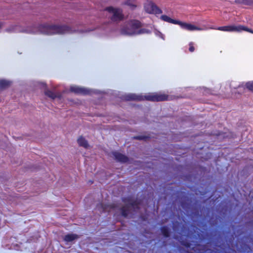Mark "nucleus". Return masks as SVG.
<instances>
[{"label":"nucleus","mask_w":253,"mask_h":253,"mask_svg":"<svg viewBox=\"0 0 253 253\" xmlns=\"http://www.w3.org/2000/svg\"><path fill=\"white\" fill-rule=\"evenodd\" d=\"M142 23L137 20H131L126 22L121 29V33L126 35H135L149 34L150 31L142 28Z\"/></svg>","instance_id":"1"},{"label":"nucleus","mask_w":253,"mask_h":253,"mask_svg":"<svg viewBox=\"0 0 253 253\" xmlns=\"http://www.w3.org/2000/svg\"><path fill=\"white\" fill-rule=\"evenodd\" d=\"M125 99L129 100H148L151 101H163L171 99L169 95L162 93H152L144 96L129 94L126 96Z\"/></svg>","instance_id":"2"},{"label":"nucleus","mask_w":253,"mask_h":253,"mask_svg":"<svg viewBox=\"0 0 253 253\" xmlns=\"http://www.w3.org/2000/svg\"><path fill=\"white\" fill-rule=\"evenodd\" d=\"M41 31L46 35L64 34L70 31V28L67 26L44 25L42 26Z\"/></svg>","instance_id":"3"},{"label":"nucleus","mask_w":253,"mask_h":253,"mask_svg":"<svg viewBox=\"0 0 253 253\" xmlns=\"http://www.w3.org/2000/svg\"><path fill=\"white\" fill-rule=\"evenodd\" d=\"M105 11L107 12L108 18L113 23H118L124 18L123 10L119 8L110 6L106 7Z\"/></svg>","instance_id":"4"},{"label":"nucleus","mask_w":253,"mask_h":253,"mask_svg":"<svg viewBox=\"0 0 253 253\" xmlns=\"http://www.w3.org/2000/svg\"><path fill=\"white\" fill-rule=\"evenodd\" d=\"M211 29H216L219 31H222L224 32H241L242 31H247L248 32L253 34V30L251 29L248 28V27L239 25H231L219 27L217 28H211Z\"/></svg>","instance_id":"5"},{"label":"nucleus","mask_w":253,"mask_h":253,"mask_svg":"<svg viewBox=\"0 0 253 253\" xmlns=\"http://www.w3.org/2000/svg\"><path fill=\"white\" fill-rule=\"evenodd\" d=\"M178 25H179L183 29L189 31H203L208 29V28L206 26H204L203 27H200L190 23L182 22L180 21H179Z\"/></svg>","instance_id":"6"},{"label":"nucleus","mask_w":253,"mask_h":253,"mask_svg":"<svg viewBox=\"0 0 253 253\" xmlns=\"http://www.w3.org/2000/svg\"><path fill=\"white\" fill-rule=\"evenodd\" d=\"M145 11L150 14H160L162 11L158 8L154 3L152 2H148L145 5Z\"/></svg>","instance_id":"7"},{"label":"nucleus","mask_w":253,"mask_h":253,"mask_svg":"<svg viewBox=\"0 0 253 253\" xmlns=\"http://www.w3.org/2000/svg\"><path fill=\"white\" fill-rule=\"evenodd\" d=\"M135 208H139L138 205L136 204L135 202H129L126 206L123 207L121 210L122 215L125 216H127L129 214L130 210Z\"/></svg>","instance_id":"8"},{"label":"nucleus","mask_w":253,"mask_h":253,"mask_svg":"<svg viewBox=\"0 0 253 253\" xmlns=\"http://www.w3.org/2000/svg\"><path fill=\"white\" fill-rule=\"evenodd\" d=\"M70 90L71 92H74L77 94H87L90 93L89 90L83 88L79 87L77 86H72L70 88Z\"/></svg>","instance_id":"9"},{"label":"nucleus","mask_w":253,"mask_h":253,"mask_svg":"<svg viewBox=\"0 0 253 253\" xmlns=\"http://www.w3.org/2000/svg\"><path fill=\"white\" fill-rule=\"evenodd\" d=\"M113 155L115 159L118 162L125 163L128 161V158L126 156L119 152H114L113 153Z\"/></svg>","instance_id":"10"},{"label":"nucleus","mask_w":253,"mask_h":253,"mask_svg":"<svg viewBox=\"0 0 253 253\" xmlns=\"http://www.w3.org/2000/svg\"><path fill=\"white\" fill-rule=\"evenodd\" d=\"M79 238V235L76 234H68L64 237L63 239L66 242H71Z\"/></svg>","instance_id":"11"},{"label":"nucleus","mask_w":253,"mask_h":253,"mask_svg":"<svg viewBox=\"0 0 253 253\" xmlns=\"http://www.w3.org/2000/svg\"><path fill=\"white\" fill-rule=\"evenodd\" d=\"M161 19H162L164 21H165V22H168L169 23H172L173 24H177V25L178 24V23L179 21L178 20L172 19L170 17L167 16V15H162L161 16Z\"/></svg>","instance_id":"12"},{"label":"nucleus","mask_w":253,"mask_h":253,"mask_svg":"<svg viewBox=\"0 0 253 253\" xmlns=\"http://www.w3.org/2000/svg\"><path fill=\"white\" fill-rule=\"evenodd\" d=\"M77 141L80 146L83 147L84 148H87L89 146L87 140L82 136L80 137Z\"/></svg>","instance_id":"13"},{"label":"nucleus","mask_w":253,"mask_h":253,"mask_svg":"<svg viewBox=\"0 0 253 253\" xmlns=\"http://www.w3.org/2000/svg\"><path fill=\"white\" fill-rule=\"evenodd\" d=\"M235 2L244 5H253V0H235Z\"/></svg>","instance_id":"14"},{"label":"nucleus","mask_w":253,"mask_h":253,"mask_svg":"<svg viewBox=\"0 0 253 253\" xmlns=\"http://www.w3.org/2000/svg\"><path fill=\"white\" fill-rule=\"evenodd\" d=\"M10 84V82L4 80H0V88L2 89L6 88L7 87H8Z\"/></svg>","instance_id":"15"},{"label":"nucleus","mask_w":253,"mask_h":253,"mask_svg":"<svg viewBox=\"0 0 253 253\" xmlns=\"http://www.w3.org/2000/svg\"><path fill=\"white\" fill-rule=\"evenodd\" d=\"M44 93L46 96L53 99H55L58 96V95L55 92L48 89L46 90L44 92Z\"/></svg>","instance_id":"16"},{"label":"nucleus","mask_w":253,"mask_h":253,"mask_svg":"<svg viewBox=\"0 0 253 253\" xmlns=\"http://www.w3.org/2000/svg\"><path fill=\"white\" fill-rule=\"evenodd\" d=\"M161 231L165 237H168L169 236V231L167 227L164 226L162 227Z\"/></svg>","instance_id":"17"},{"label":"nucleus","mask_w":253,"mask_h":253,"mask_svg":"<svg viewBox=\"0 0 253 253\" xmlns=\"http://www.w3.org/2000/svg\"><path fill=\"white\" fill-rule=\"evenodd\" d=\"M246 87L253 92V82H248L246 84Z\"/></svg>","instance_id":"18"},{"label":"nucleus","mask_w":253,"mask_h":253,"mask_svg":"<svg viewBox=\"0 0 253 253\" xmlns=\"http://www.w3.org/2000/svg\"><path fill=\"white\" fill-rule=\"evenodd\" d=\"M194 43L193 42H190L189 43V50L191 52H193L195 50V47H194Z\"/></svg>","instance_id":"19"},{"label":"nucleus","mask_w":253,"mask_h":253,"mask_svg":"<svg viewBox=\"0 0 253 253\" xmlns=\"http://www.w3.org/2000/svg\"><path fill=\"white\" fill-rule=\"evenodd\" d=\"M114 207L112 205H110L108 207H102L103 210L104 211H111V209L114 208Z\"/></svg>","instance_id":"20"},{"label":"nucleus","mask_w":253,"mask_h":253,"mask_svg":"<svg viewBox=\"0 0 253 253\" xmlns=\"http://www.w3.org/2000/svg\"><path fill=\"white\" fill-rule=\"evenodd\" d=\"M135 139H138V140H146L148 138V137L146 136H137L134 137Z\"/></svg>","instance_id":"21"},{"label":"nucleus","mask_w":253,"mask_h":253,"mask_svg":"<svg viewBox=\"0 0 253 253\" xmlns=\"http://www.w3.org/2000/svg\"><path fill=\"white\" fill-rule=\"evenodd\" d=\"M158 35L162 39H164V35L163 34H162L161 33H159V35Z\"/></svg>","instance_id":"22"},{"label":"nucleus","mask_w":253,"mask_h":253,"mask_svg":"<svg viewBox=\"0 0 253 253\" xmlns=\"http://www.w3.org/2000/svg\"><path fill=\"white\" fill-rule=\"evenodd\" d=\"M2 25V23L0 22V28L1 27Z\"/></svg>","instance_id":"23"}]
</instances>
